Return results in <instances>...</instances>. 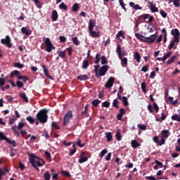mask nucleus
<instances>
[{"label": "nucleus", "instance_id": "1", "mask_svg": "<svg viewBox=\"0 0 180 180\" xmlns=\"http://www.w3.org/2000/svg\"><path fill=\"white\" fill-rule=\"evenodd\" d=\"M48 112L49 111L47 109L40 110V111L36 115V120H39L41 123H46L49 118Z\"/></svg>", "mask_w": 180, "mask_h": 180}, {"label": "nucleus", "instance_id": "2", "mask_svg": "<svg viewBox=\"0 0 180 180\" xmlns=\"http://www.w3.org/2000/svg\"><path fill=\"white\" fill-rule=\"evenodd\" d=\"M30 164L35 163V165L39 167H41L45 165V162L43 159L39 158V157L35 156L34 154L30 155Z\"/></svg>", "mask_w": 180, "mask_h": 180}, {"label": "nucleus", "instance_id": "3", "mask_svg": "<svg viewBox=\"0 0 180 180\" xmlns=\"http://www.w3.org/2000/svg\"><path fill=\"white\" fill-rule=\"evenodd\" d=\"M43 40L44 43L46 44V50L48 51V53H51L53 49H55L53 43H51V39L49 37H44Z\"/></svg>", "mask_w": 180, "mask_h": 180}, {"label": "nucleus", "instance_id": "4", "mask_svg": "<svg viewBox=\"0 0 180 180\" xmlns=\"http://www.w3.org/2000/svg\"><path fill=\"white\" fill-rule=\"evenodd\" d=\"M89 157L91 158V155L89 154V153H86V152H82L79 155V159L78 160V162L79 164H83V162H88Z\"/></svg>", "mask_w": 180, "mask_h": 180}, {"label": "nucleus", "instance_id": "5", "mask_svg": "<svg viewBox=\"0 0 180 180\" xmlns=\"http://www.w3.org/2000/svg\"><path fill=\"white\" fill-rule=\"evenodd\" d=\"M72 117H73L72 111H68L65 114V117H63V126L66 127L71 120Z\"/></svg>", "mask_w": 180, "mask_h": 180}, {"label": "nucleus", "instance_id": "6", "mask_svg": "<svg viewBox=\"0 0 180 180\" xmlns=\"http://www.w3.org/2000/svg\"><path fill=\"white\" fill-rule=\"evenodd\" d=\"M15 76L18 78V79H22L24 82H26L27 80H29V78L27 77L26 76H22L20 72H18V70H14L13 72H11V77L13 78Z\"/></svg>", "mask_w": 180, "mask_h": 180}, {"label": "nucleus", "instance_id": "7", "mask_svg": "<svg viewBox=\"0 0 180 180\" xmlns=\"http://www.w3.org/2000/svg\"><path fill=\"white\" fill-rule=\"evenodd\" d=\"M171 34L174 36L175 43H179L180 41V32L179 29H172Z\"/></svg>", "mask_w": 180, "mask_h": 180}, {"label": "nucleus", "instance_id": "8", "mask_svg": "<svg viewBox=\"0 0 180 180\" xmlns=\"http://www.w3.org/2000/svg\"><path fill=\"white\" fill-rule=\"evenodd\" d=\"M94 72L96 77L99 78L100 76L105 75L106 72H108V68H100V70H98V68H95Z\"/></svg>", "mask_w": 180, "mask_h": 180}, {"label": "nucleus", "instance_id": "9", "mask_svg": "<svg viewBox=\"0 0 180 180\" xmlns=\"http://www.w3.org/2000/svg\"><path fill=\"white\" fill-rule=\"evenodd\" d=\"M1 44H6L8 49H11V47H13V44L11 42V39L10 36H6L5 39H1Z\"/></svg>", "mask_w": 180, "mask_h": 180}, {"label": "nucleus", "instance_id": "10", "mask_svg": "<svg viewBox=\"0 0 180 180\" xmlns=\"http://www.w3.org/2000/svg\"><path fill=\"white\" fill-rule=\"evenodd\" d=\"M96 26V21L93 20V19H89V34L91 36V37H93V32L94 29Z\"/></svg>", "mask_w": 180, "mask_h": 180}, {"label": "nucleus", "instance_id": "11", "mask_svg": "<svg viewBox=\"0 0 180 180\" xmlns=\"http://www.w3.org/2000/svg\"><path fill=\"white\" fill-rule=\"evenodd\" d=\"M0 137L3 139V141H6V143H8V144H11L12 146L15 147L18 146L15 141H11L8 137L6 136V135L0 134Z\"/></svg>", "mask_w": 180, "mask_h": 180}, {"label": "nucleus", "instance_id": "12", "mask_svg": "<svg viewBox=\"0 0 180 180\" xmlns=\"http://www.w3.org/2000/svg\"><path fill=\"white\" fill-rule=\"evenodd\" d=\"M156 37V34H151L149 37H145L143 41L145 43H149L150 44H151L152 43H154Z\"/></svg>", "mask_w": 180, "mask_h": 180}, {"label": "nucleus", "instance_id": "13", "mask_svg": "<svg viewBox=\"0 0 180 180\" xmlns=\"http://www.w3.org/2000/svg\"><path fill=\"white\" fill-rule=\"evenodd\" d=\"M148 18H149L148 19L149 22L151 23L152 22H153L154 16H152V15L150 16V15L148 13H143V15H141V16H139V19H144L145 20L148 19Z\"/></svg>", "mask_w": 180, "mask_h": 180}, {"label": "nucleus", "instance_id": "14", "mask_svg": "<svg viewBox=\"0 0 180 180\" xmlns=\"http://www.w3.org/2000/svg\"><path fill=\"white\" fill-rule=\"evenodd\" d=\"M126 113L125 110L123 109V108H121V109L119 110V113L117 114V119L119 121L122 120L123 115H124Z\"/></svg>", "mask_w": 180, "mask_h": 180}, {"label": "nucleus", "instance_id": "15", "mask_svg": "<svg viewBox=\"0 0 180 180\" xmlns=\"http://www.w3.org/2000/svg\"><path fill=\"white\" fill-rule=\"evenodd\" d=\"M115 81V79L114 77L109 78V79L107 81L105 84V88H112V86L114 85Z\"/></svg>", "mask_w": 180, "mask_h": 180}, {"label": "nucleus", "instance_id": "16", "mask_svg": "<svg viewBox=\"0 0 180 180\" xmlns=\"http://www.w3.org/2000/svg\"><path fill=\"white\" fill-rule=\"evenodd\" d=\"M131 145L132 148H134V150H136V148H137L138 147L141 146V144L137 142L136 139H132L131 142Z\"/></svg>", "mask_w": 180, "mask_h": 180}, {"label": "nucleus", "instance_id": "17", "mask_svg": "<svg viewBox=\"0 0 180 180\" xmlns=\"http://www.w3.org/2000/svg\"><path fill=\"white\" fill-rule=\"evenodd\" d=\"M21 32L23 34H26L27 36H30L32 33V30L28 29V27H22Z\"/></svg>", "mask_w": 180, "mask_h": 180}, {"label": "nucleus", "instance_id": "18", "mask_svg": "<svg viewBox=\"0 0 180 180\" xmlns=\"http://www.w3.org/2000/svg\"><path fill=\"white\" fill-rule=\"evenodd\" d=\"M108 60L105 57V56H102L101 57V64H103L102 67L101 68H108V65H105L107 64Z\"/></svg>", "mask_w": 180, "mask_h": 180}, {"label": "nucleus", "instance_id": "19", "mask_svg": "<svg viewBox=\"0 0 180 180\" xmlns=\"http://www.w3.org/2000/svg\"><path fill=\"white\" fill-rule=\"evenodd\" d=\"M51 19L53 22H56L58 19V13L57 11H53L51 14Z\"/></svg>", "mask_w": 180, "mask_h": 180}, {"label": "nucleus", "instance_id": "20", "mask_svg": "<svg viewBox=\"0 0 180 180\" xmlns=\"http://www.w3.org/2000/svg\"><path fill=\"white\" fill-rule=\"evenodd\" d=\"M116 53L118 54L119 58L122 60V47L120 44L117 45Z\"/></svg>", "mask_w": 180, "mask_h": 180}, {"label": "nucleus", "instance_id": "21", "mask_svg": "<svg viewBox=\"0 0 180 180\" xmlns=\"http://www.w3.org/2000/svg\"><path fill=\"white\" fill-rule=\"evenodd\" d=\"M149 8L150 9L151 12H159L158 8H156L155 5L153 4V2H149Z\"/></svg>", "mask_w": 180, "mask_h": 180}, {"label": "nucleus", "instance_id": "22", "mask_svg": "<svg viewBox=\"0 0 180 180\" xmlns=\"http://www.w3.org/2000/svg\"><path fill=\"white\" fill-rule=\"evenodd\" d=\"M162 134V137H163L164 139L165 138H168L170 135V131H169V129H163L161 131Z\"/></svg>", "mask_w": 180, "mask_h": 180}, {"label": "nucleus", "instance_id": "23", "mask_svg": "<svg viewBox=\"0 0 180 180\" xmlns=\"http://www.w3.org/2000/svg\"><path fill=\"white\" fill-rule=\"evenodd\" d=\"M129 6H131V8H133V9H135L136 11H138L139 9L141 11L142 9L140 5L134 4V2H129Z\"/></svg>", "mask_w": 180, "mask_h": 180}, {"label": "nucleus", "instance_id": "24", "mask_svg": "<svg viewBox=\"0 0 180 180\" xmlns=\"http://www.w3.org/2000/svg\"><path fill=\"white\" fill-rule=\"evenodd\" d=\"M51 175H52V179L53 180H58V173H56L55 169H51Z\"/></svg>", "mask_w": 180, "mask_h": 180}, {"label": "nucleus", "instance_id": "25", "mask_svg": "<svg viewBox=\"0 0 180 180\" xmlns=\"http://www.w3.org/2000/svg\"><path fill=\"white\" fill-rule=\"evenodd\" d=\"M134 57L135 60H136L137 63H140V61L141 60V56L140 53H139V51H135L134 53Z\"/></svg>", "mask_w": 180, "mask_h": 180}, {"label": "nucleus", "instance_id": "26", "mask_svg": "<svg viewBox=\"0 0 180 180\" xmlns=\"http://www.w3.org/2000/svg\"><path fill=\"white\" fill-rule=\"evenodd\" d=\"M162 117H156L155 120L162 122V121H165L167 119V115L164 113V112H162L161 113Z\"/></svg>", "mask_w": 180, "mask_h": 180}, {"label": "nucleus", "instance_id": "27", "mask_svg": "<svg viewBox=\"0 0 180 180\" xmlns=\"http://www.w3.org/2000/svg\"><path fill=\"white\" fill-rule=\"evenodd\" d=\"M105 135H106L107 141H108V142H111V141H112V139H113V136H112V135L111 131L106 132V133H105Z\"/></svg>", "mask_w": 180, "mask_h": 180}, {"label": "nucleus", "instance_id": "28", "mask_svg": "<svg viewBox=\"0 0 180 180\" xmlns=\"http://www.w3.org/2000/svg\"><path fill=\"white\" fill-rule=\"evenodd\" d=\"M77 79L85 81L89 79V76L88 75H80L79 76H77Z\"/></svg>", "mask_w": 180, "mask_h": 180}, {"label": "nucleus", "instance_id": "29", "mask_svg": "<svg viewBox=\"0 0 180 180\" xmlns=\"http://www.w3.org/2000/svg\"><path fill=\"white\" fill-rule=\"evenodd\" d=\"M99 103H101V100L99 99H94L91 102V104L96 108L98 107Z\"/></svg>", "mask_w": 180, "mask_h": 180}, {"label": "nucleus", "instance_id": "30", "mask_svg": "<svg viewBox=\"0 0 180 180\" xmlns=\"http://www.w3.org/2000/svg\"><path fill=\"white\" fill-rule=\"evenodd\" d=\"M127 61L128 60L127 57H124L123 58H121V63H122V67H127Z\"/></svg>", "mask_w": 180, "mask_h": 180}, {"label": "nucleus", "instance_id": "31", "mask_svg": "<svg viewBox=\"0 0 180 180\" xmlns=\"http://www.w3.org/2000/svg\"><path fill=\"white\" fill-rule=\"evenodd\" d=\"M135 36L136 39H139V40H141V41H144V36L143 34H140V33H135Z\"/></svg>", "mask_w": 180, "mask_h": 180}, {"label": "nucleus", "instance_id": "32", "mask_svg": "<svg viewBox=\"0 0 180 180\" xmlns=\"http://www.w3.org/2000/svg\"><path fill=\"white\" fill-rule=\"evenodd\" d=\"M51 174L49 172H46L45 174H44V179L45 180H51Z\"/></svg>", "mask_w": 180, "mask_h": 180}, {"label": "nucleus", "instance_id": "33", "mask_svg": "<svg viewBox=\"0 0 180 180\" xmlns=\"http://www.w3.org/2000/svg\"><path fill=\"white\" fill-rule=\"evenodd\" d=\"M44 72L47 78H49L50 79H53V78L51 76H50V74L47 68H44Z\"/></svg>", "mask_w": 180, "mask_h": 180}, {"label": "nucleus", "instance_id": "34", "mask_svg": "<svg viewBox=\"0 0 180 180\" xmlns=\"http://www.w3.org/2000/svg\"><path fill=\"white\" fill-rule=\"evenodd\" d=\"M20 97L22 98L26 103H29V99L26 94H20Z\"/></svg>", "mask_w": 180, "mask_h": 180}, {"label": "nucleus", "instance_id": "35", "mask_svg": "<svg viewBox=\"0 0 180 180\" xmlns=\"http://www.w3.org/2000/svg\"><path fill=\"white\" fill-rule=\"evenodd\" d=\"M12 131H13L15 135L20 136V131H18V127H16V125H13V127H12Z\"/></svg>", "mask_w": 180, "mask_h": 180}, {"label": "nucleus", "instance_id": "36", "mask_svg": "<svg viewBox=\"0 0 180 180\" xmlns=\"http://www.w3.org/2000/svg\"><path fill=\"white\" fill-rule=\"evenodd\" d=\"M115 137H116L117 141H121L122 140V135H121L120 129L117 130V133L115 134Z\"/></svg>", "mask_w": 180, "mask_h": 180}, {"label": "nucleus", "instance_id": "37", "mask_svg": "<svg viewBox=\"0 0 180 180\" xmlns=\"http://www.w3.org/2000/svg\"><path fill=\"white\" fill-rule=\"evenodd\" d=\"M172 120L178 121L179 122H180L179 114V115H177L176 114H174L172 116Z\"/></svg>", "mask_w": 180, "mask_h": 180}, {"label": "nucleus", "instance_id": "38", "mask_svg": "<svg viewBox=\"0 0 180 180\" xmlns=\"http://www.w3.org/2000/svg\"><path fill=\"white\" fill-rule=\"evenodd\" d=\"M117 39H119L120 37H122V39H124V33L122 32V30H120L118 32V33L116 34Z\"/></svg>", "mask_w": 180, "mask_h": 180}, {"label": "nucleus", "instance_id": "39", "mask_svg": "<svg viewBox=\"0 0 180 180\" xmlns=\"http://www.w3.org/2000/svg\"><path fill=\"white\" fill-rule=\"evenodd\" d=\"M79 9V4L76 3L72 6V11L73 12H77Z\"/></svg>", "mask_w": 180, "mask_h": 180}, {"label": "nucleus", "instance_id": "40", "mask_svg": "<svg viewBox=\"0 0 180 180\" xmlns=\"http://www.w3.org/2000/svg\"><path fill=\"white\" fill-rule=\"evenodd\" d=\"M140 20H141L140 16H139V19L135 22V31L139 30V26L141 23Z\"/></svg>", "mask_w": 180, "mask_h": 180}, {"label": "nucleus", "instance_id": "41", "mask_svg": "<svg viewBox=\"0 0 180 180\" xmlns=\"http://www.w3.org/2000/svg\"><path fill=\"white\" fill-rule=\"evenodd\" d=\"M89 65V60H84L83 64H82V68H88Z\"/></svg>", "mask_w": 180, "mask_h": 180}, {"label": "nucleus", "instance_id": "42", "mask_svg": "<svg viewBox=\"0 0 180 180\" xmlns=\"http://www.w3.org/2000/svg\"><path fill=\"white\" fill-rule=\"evenodd\" d=\"M138 127L140 130H147V127L144 124H138Z\"/></svg>", "mask_w": 180, "mask_h": 180}, {"label": "nucleus", "instance_id": "43", "mask_svg": "<svg viewBox=\"0 0 180 180\" xmlns=\"http://www.w3.org/2000/svg\"><path fill=\"white\" fill-rule=\"evenodd\" d=\"M141 89L143 90V91L146 94V92H147V91H146L147 84H146V82H142L141 84Z\"/></svg>", "mask_w": 180, "mask_h": 180}, {"label": "nucleus", "instance_id": "44", "mask_svg": "<svg viewBox=\"0 0 180 180\" xmlns=\"http://www.w3.org/2000/svg\"><path fill=\"white\" fill-rule=\"evenodd\" d=\"M13 67H15L16 68H23L24 64H21L20 63H14Z\"/></svg>", "mask_w": 180, "mask_h": 180}, {"label": "nucleus", "instance_id": "45", "mask_svg": "<svg viewBox=\"0 0 180 180\" xmlns=\"http://www.w3.org/2000/svg\"><path fill=\"white\" fill-rule=\"evenodd\" d=\"M119 101L117 99H114L112 102V107H115L116 108H119Z\"/></svg>", "mask_w": 180, "mask_h": 180}, {"label": "nucleus", "instance_id": "46", "mask_svg": "<svg viewBox=\"0 0 180 180\" xmlns=\"http://www.w3.org/2000/svg\"><path fill=\"white\" fill-rule=\"evenodd\" d=\"M177 56H172V57H171L169 58V60H168L167 64H172V63H174V60H176Z\"/></svg>", "mask_w": 180, "mask_h": 180}, {"label": "nucleus", "instance_id": "47", "mask_svg": "<svg viewBox=\"0 0 180 180\" xmlns=\"http://www.w3.org/2000/svg\"><path fill=\"white\" fill-rule=\"evenodd\" d=\"M122 103H123L125 107H127V105H129L128 98H127L125 96L122 97Z\"/></svg>", "mask_w": 180, "mask_h": 180}, {"label": "nucleus", "instance_id": "48", "mask_svg": "<svg viewBox=\"0 0 180 180\" xmlns=\"http://www.w3.org/2000/svg\"><path fill=\"white\" fill-rule=\"evenodd\" d=\"M33 1L36 6L39 8V9H41L42 5L40 4L39 1V0H33Z\"/></svg>", "mask_w": 180, "mask_h": 180}, {"label": "nucleus", "instance_id": "49", "mask_svg": "<svg viewBox=\"0 0 180 180\" xmlns=\"http://www.w3.org/2000/svg\"><path fill=\"white\" fill-rule=\"evenodd\" d=\"M6 84V80L4 78H0V88L2 90V88L4 87V85Z\"/></svg>", "mask_w": 180, "mask_h": 180}, {"label": "nucleus", "instance_id": "50", "mask_svg": "<svg viewBox=\"0 0 180 180\" xmlns=\"http://www.w3.org/2000/svg\"><path fill=\"white\" fill-rule=\"evenodd\" d=\"M27 120L32 124H34V123L35 122V120L31 116L27 117Z\"/></svg>", "mask_w": 180, "mask_h": 180}, {"label": "nucleus", "instance_id": "51", "mask_svg": "<svg viewBox=\"0 0 180 180\" xmlns=\"http://www.w3.org/2000/svg\"><path fill=\"white\" fill-rule=\"evenodd\" d=\"M176 44L175 39L174 40H171L169 46H168L169 50H172Z\"/></svg>", "mask_w": 180, "mask_h": 180}, {"label": "nucleus", "instance_id": "52", "mask_svg": "<svg viewBox=\"0 0 180 180\" xmlns=\"http://www.w3.org/2000/svg\"><path fill=\"white\" fill-rule=\"evenodd\" d=\"M59 8H60V9H64L65 11H67V9H68V6H67V5H65V4H64V2H62L59 5Z\"/></svg>", "mask_w": 180, "mask_h": 180}, {"label": "nucleus", "instance_id": "53", "mask_svg": "<svg viewBox=\"0 0 180 180\" xmlns=\"http://www.w3.org/2000/svg\"><path fill=\"white\" fill-rule=\"evenodd\" d=\"M76 144L77 145V146L81 147V148L85 146V143H83L82 144V141L79 139H77V142L76 143Z\"/></svg>", "mask_w": 180, "mask_h": 180}, {"label": "nucleus", "instance_id": "54", "mask_svg": "<svg viewBox=\"0 0 180 180\" xmlns=\"http://www.w3.org/2000/svg\"><path fill=\"white\" fill-rule=\"evenodd\" d=\"M160 13L162 16V18H167V13L163 9L160 10Z\"/></svg>", "mask_w": 180, "mask_h": 180}, {"label": "nucleus", "instance_id": "55", "mask_svg": "<svg viewBox=\"0 0 180 180\" xmlns=\"http://www.w3.org/2000/svg\"><path fill=\"white\" fill-rule=\"evenodd\" d=\"M62 175L65 176L66 177H71V174L69 172H67L66 170H63L61 172Z\"/></svg>", "mask_w": 180, "mask_h": 180}, {"label": "nucleus", "instance_id": "56", "mask_svg": "<svg viewBox=\"0 0 180 180\" xmlns=\"http://www.w3.org/2000/svg\"><path fill=\"white\" fill-rule=\"evenodd\" d=\"M107 153H108V149H103V150H101V152L100 153L101 158H103V157H104L105 155L107 154Z\"/></svg>", "mask_w": 180, "mask_h": 180}, {"label": "nucleus", "instance_id": "57", "mask_svg": "<svg viewBox=\"0 0 180 180\" xmlns=\"http://www.w3.org/2000/svg\"><path fill=\"white\" fill-rule=\"evenodd\" d=\"M18 88H22L24 86V84L22 82H20V80H18L16 82V84H15Z\"/></svg>", "mask_w": 180, "mask_h": 180}, {"label": "nucleus", "instance_id": "58", "mask_svg": "<svg viewBox=\"0 0 180 180\" xmlns=\"http://www.w3.org/2000/svg\"><path fill=\"white\" fill-rule=\"evenodd\" d=\"M174 98L173 97H169V102L172 104V105H176V103H178V100H174V101H173Z\"/></svg>", "mask_w": 180, "mask_h": 180}, {"label": "nucleus", "instance_id": "59", "mask_svg": "<svg viewBox=\"0 0 180 180\" xmlns=\"http://www.w3.org/2000/svg\"><path fill=\"white\" fill-rule=\"evenodd\" d=\"M110 105V102H109V101H104L102 103V106L105 107V108H109Z\"/></svg>", "mask_w": 180, "mask_h": 180}, {"label": "nucleus", "instance_id": "60", "mask_svg": "<svg viewBox=\"0 0 180 180\" xmlns=\"http://www.w3.org/2000/svg\"><path fill=\"white\" fill-rule=\"evenodd\" d=\"M72 40L74 44H75L76 46H79V43L78 41V37H73L72 39Z\"/></svg>", "mask_w": 180, "mask_h": 180}, {"label": "nucleus", "instance_id": "61", "mask_svg": "<svg viewBox=\"0 0 180 180\" xmlns=\"http://www.w3.org/2000/svg\"><path fill=\"white\" fill-rule=\"evenodd\" d=\"M100 37V32H96L93 30L92 32V37Z\"/></svg>", "mask_w": 180, "mask_h": 180}, {"label": "nucleus", "instance_id": "62", "mask_svg": "<svg viewBox=\"0 0 180 180\" xmlns=\"http://www.w3.org/2000/svg\"><path fill=\"white\" fill-rule=\"evenodd\" d=\"M58 56H59V57H61L62 58H65L66 53H65V51H59Z\"/></svg>", "mask_w": 180, "mask_h": 180}, {"label": "nucleus", "instance_id": "63", "mask_svg": "<svg viewBox=\"0 0 180 180\" xmlns=\"http://www.w3.org/2000/svg\"><path fill=\"white\" fill-rule=\"evenodd\" d=\"M173 4L177 8H179L180 6V0H173Z\"/></svg>", "mask_w": 180, "mask_h": 180}, {"label": "nucleus", "instance_id": "64", "mask_svg": "<svg viewBox=\"0 0 180 180\" xmlns=\"http://www.w3.org/2000/svg\"><path fill=\"white\" fill-rule=\"evenodd\" d=\"M172 51H169L168 53H167V54H165L164 61H165V60H167V58H169V57H170L172 56Z\"/></svg>", "mask_w": 180, "mask_h": 180}]
</instances>
